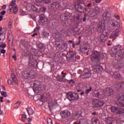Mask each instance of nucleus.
I'll use <instances>...</instances> for the list:
<instances>
[{
	"label": "nucleus",
	"instance_id": "37",
	"mask_svg": "<svg viewBox=\"0 0 124 124\" xmlns=\"http://www.w3.org/2000/svg\"><path fill=\"white\" fill-rule=\"evenodd\" d=\"M46 95H47V94L45 93L44 95L41 96V98L39 99L40 101H42V102H45V99L47 98Z\"/></svg>",
	"mask_w": 124,
	"mask_h": 124
},
{
	"label": "nucleus",
	"instance_id": "63",
	"mask_svg": "<svg viewBox=\"0 0 124 124\" xmlns=\"http://www.w3.org/2000/svg\"><path fill=\"white\" fill-rule=\"evenodd\" d=\"M80 43H81V40H78V42L76 43V45H80Z\"/></svg>",
	"mask_w": 124,
	"mask_h": 124
},
{
	"label": "nucleus",
	"instance_id": "26",
	"mask_svg": "<svg viewBox=\"0 0 124 124\" xmlns=\"http://www.w3.org/2000/svg\"><path fill=\"white\" fill-rule=\"evenodd\" d=\"M48 104L49 109L51 110V109H53V108H52L53 106H55V105H57L58 104V102H57V101L56 100H54L51 101V102L50 103H48Z\"/></svg>",
	"mask_w": 124,
	"mask_h": 124
},
{
	"label": "nucleus",
	"instance_id": "51",
	"mask_svg": "<svg viewBox=\"0 0 124 124\" xmlns=\"http://www.w3.org/2000/svg\"><path fill=\"white\" fill-rule=\"evenodd\" d=\"M112 44H113L112 41L109 40L108 42V46H111Z\"/></svg>",
	"mask_w": 124,
	"mask_h": 124
},
{
	"label": "nucleus",
	"instance_id": "30",
	"mask_svg": "<svg viewBox=\"0 0 124 124\" xmlns=\"http://www.w3.org/2000/svg\"><path fill=\"white\" fill-rule=\"evenodd\" d=\"M104 105V102L102 101H98L95 104L94 107L96 108H99L102 107V106H103Z\"/></svg>",
	"mask_w": 124,
	"mask_h": 124
},
{
	"label": "nucleus",
	"instance_id": "61",
	"mask_svg": "<svg viewBox=\"0 0 124 124\" xmlns=\"http://www.w3.org/2000/svg\"><path fill=\"white\" fill-rule=\"evenodd\" d=\"M2 9H6V5H3L2 7Z\"/></svg>",
	"mask_w": 124,
	"mask_h": 124
},
{
	"label": "nucleus",
	"instance_id": "23",
	"mask_svg": "<svg viewBox=\"0 0 124 124\" xmlns=\"http://www.w3.org/2000/svg\"><path fill=\"white\" fill-rule=\"evenodd\" d=\"M60 5L59 2H55L50 5V8L51 9H55V8L56 9H59V8H60Z\"/></svg>",
	"mask_w": 124,
	"mask_h": 124
},
{
	"label": "nucleus",
	"instance_id": "34",
	"mask_svg": "<svg viewBox=\"0 0 124 124\" xmlns=\"http://www.w3.org/2000/svg\"><path fill=\"white\" fill-rule=\"evenodd\" d=\"M28 73L29 74V77H31V78L33 77L34 76H35L36 74V73H35V71L33 70H31Z\"/></svg>",
	"mask_w": 124,
	"mask_h": 124
},
{
	"label": "nucleus",
	"instance_id": "15",
	"mask_svg": "<svg viewBox=\"0 0 124 124\" xmlns=\"http://www.w3.org/2000/svg\"><path fill=\"white\" fill-rule=\"evenodd\" d=\"M90 49V44H85L82 46H80L79 47V50L81 53L82 54H85V53H87V51Z\"/></svg>",
	"mask_w": 124,
	"mask_h": 124
},
{
	"label": "nucleus",
	"instance_id": "6",
	"mask_svg": "<svg viewBox=\"0 0 124 124\" xmlns=\"http://www.w3.org/2000/svg\"><path fill=\"white\" fill-rule=\"evenodd\" d=\"M76 7H77V12H78V13H86L88 11L86 4L82 2H79L78 3Z\"/></svg>",
	"mask_w": 124,
	"mask_h": 124
},
{
	"label": "nucleus",
	"instance_id": "58",
	"mask_svg": "<svg viewBox=\"0 0 124 124\" xmlns=\"http://www.w3.org/2000/svg\"><path fill=\"white\" fill-rule=\"evenodd\" d=\"M5 13H6V12H5V11H3L0 12V14L2 16H3V15H4L5 14Z\"/></svg>",
	"mask_w": 124,
	"mask_h": 124
},
{
	"label": "nucleus",
	"instance_id": "45",
	"mask_svg": "<svg viewBox=\"0 0 124 124\" xmlns=\"http://www.w3.org/2000/svg\"><path fill=\"white\" fill-rule=\"evenodd\" d=\"M1 94L2 96H4V97H7V93H6V92L4 91H1Z\"/></svg>",
	"mask_w": 124,
	"mask_h": 124
},
{
	"label": "nucleus",
	"instance_id": "10",
	"mask_svg": "<svg viewBox=\"0 0 124 124\" xmlns=\"http://www.w3.org/2000/svg\"><path fill=\"white\" fill-rule=\"evenodd\" d=\"M31 8L34 12H42L43 13H45L47 10L46 7H43L42 6L38 5H31Z\"/></svg>",
	"mask_w": 124,
	"mask_h": 124
},
{
	"label": "nucleus",
	"instance_id": "28",
	"mask_svg": "<svg viewBox=\"0 0 124 124\" xmlns=\"http://www.w3.org/2000/svg\"><path fill=\"white\" fill-rule=\"evenodd\" d=\"M96 95L98 98L102 99L104 97V92L103 91H99L96 93Z\"/></svg>",
	"mask_w": 124,
	"mask_h": 124
},
{
	"label": "nucleus",
	"instance_id": "41",
	"mask_svg": "<svg viewBox=\"0 0 124 124\" xmlns=\"http://www.w3.org/2000/svg\"><path fill=\"white\" fill-rule=\"evenodd\" d=\"M94 7V3H89L87 5V8H89V9L93 8Z\"/></svg>",
	"mask_w": 124,
	"mask_h": 124
},
{
	"label": "nucleus",
	"instance_id": "13",
	"mask_svg": "<svg viewBox=\"0 0 124 124\" xmlns=\"http://www.w3.org/2000/svg\"><path fill=\"white\" fill-rule=\"evenodd\" d=\"M64 34H65V32L62 31L56 32L54 34L56 42H60L62 40V38L63 37Z\"/></svg>",
	"mask_w": 124,
	"mask_h": 124
},
{
	"label": "nucleus",
	"instance_id": "11",
	"mask_svg": "<svg viewBox=\"0 0 124 124\" xmlns=\"http://www.w3.org/2000/svg\"><path fill=\"white\" fill-rule=\"evenodd\" d=\"M10 12H13L14 14H16L18 12V7L16 4V0H12L9 6Z\"/></svg>",
	"mask_w": 124,
	"mask_h": 124
},
{
	"label": "nucleus",
	"instance_id": "49",
	"mask_svg": "<svg viewBox=\"0 0 124 124\" xmlns=\"http://www.w3.org/2000/svg\"><path fill=\"white\" fill-rule=\"evenodd\" d=\"M62 46L63 47H64L63 49H64V48H66H66H67L68 45L66 42H63L62 43Z\"/></svg>",
	"mask_w": 124,
	"mask_h": 124
},
{
	"label": "nucleus",
	"instance_id": "18",
	"mask_svg": "<svg viewBox=\"0 0 124 124\" xmlns=\"http://www.w3.org/2000/svg\"><path fill=\"white\" fill-rule=\"evenodd\" d=\"M71 113L70 112L68 111L67 110H62L60 112V115L62 118L64 119L65 118H67V117H69L70 116Z\"/></svg>",
	"mask_w": 124,
	"mask_h": 124
},
{
	"label": "nucleus",
	"instance_id": "48",
	"mask_svg": "<svg viewBox=\"0 0 124 124\" xmlns=\"http://www.w3.org/2000/svg\"><path fill=\"white\" fill-rule=\"evenodd\" d=\"M43 2L46 4H48V3L51 2V0H43Z\"/></svg>",
	"mask_w": 124,
	"mask_h": 124
},
{
	"label": "nucleus",
	"instance_id": "32",
	"mask_svg": "<svg viewBox=\"0 0 124 124\" xmlns=\"http://www.w3.org/2000/svg\"><path fill=\"white\" fill-rule=\"evenodd\" d=\"M105 122L107 124H113L114 120H113V118H112V117H108L107 120H105Z\"/></svg>",
	"mask_w": 124,
	"mask_h": 124
},
{
	"label": "nucleus",
	"instance_id": "12",
	"mask_svg": "<svg viewBox=\"0 0 124 124\" xmlns=\"http://www.w3.org/2000/svg\"><path fill=\"white\" fill-rule=\"evenodd\" d=\"M116 99H117V101L116 102V105L120 107L124 108V94H118L116 96Z\"/></svg>",
	"mask_w": 124,
	"mask_h": 124
},
{
	"label": "nucleus",
	"instance_id": "56",
	"mask_svg": "<svg viewBox=\"0 0 124 124\" xmlns=\"http://www.w3.org/2000/svg\"><path fill=\"white\" fill-rule=\"evenodd\" d=\"M69 84H71V83H72V84H74V83H75V81H74V80L71 79V80H70V81H69Z\"/></svg>",
	"mask_w": 124,
	"mask_h": 124
},
{
	"label": "nucleus",
	"instance_id": "52",
	"mask_svg": "<svg viewBox=\"0 0 124 124\" xmlns=\"http://www.w3.org/2000/svg\"><path fill=\"white\" fill-rule=\"evenodd\" d=\"M37 47H38V48H39V49H40V50H41V49H43V46H42V45H41V44L38 45H37Z\"/></svg>",
	"mask_w": 124,
	"mask_h": 124
},
{
	"label": "nucleus",
	"instance_id": "27",
	"mask_svg": "<svg viewBox=\"0 0 124 124\" xmlns=\"http://www.w3.org/2000/svg\"><path fill=\"white\" fill-rule=\"evenodd\" d=\"M91 123L93 124H100V121L99 119L96 117H94L92 118Z\"/></svg>",
	"mask_w": 124,
	"mask_h": 124
},
{
	"label": "nucleus",
	"instance_id": "17",
	"mask_svg": "<svg viewBox=\"0 0 124 124\" xmlns=\"http://www.w3.org/2000/svg\"><path fill=\"white\" fill-rule=\"evenodd\" d=\"M62 75L60 76L59 74L57 75L56 77V79H57V81L59 82H65V80H64V78H65V76L66 75V73H64L63 71L61 73Z\"/></svg>",
	"mask_w": 124,
	"mask_h": 124
},
{
	"label": "nucleus",
	"instance_id": "1",
	"mask_svg": "<svg viewBox=\"0 0 124 124\" xmlns=\"http://www.w3.org/2000/svg\"><path fill=\"white\" fill-rule=\"evenodd\" d=\"M112 50L113 51L112 55L115 56V60L117 61L118 63L116 65L117 68L121 69L124 67V50L122 46L118 45L117 46H114Z\"/></svg>",
	"mask_w": 124,
	"mask_h": 124
},
{
	"label": "nucleus",
	"instance_id": "35",
	"mask_svg": "<svg viewBox=\"0 0 124 124\" xmlns=\"http://www.w3.org/2000/svg\"><path fill=\"white\" fill-rule=\"evenodd\" d=\"M26 110L27 111V112L28 113V114L29 116H31V115H33V113H34V111H33V109L32 108H26Z\"/></svg>",
	"mask_w": 124,
	"mask_h": 124
},
{
	"label": "nucleus",
	"instance_id": "44",
	"mask_svg": "<svg viewBox=\"0 0 124 124\" xmlns=\"http://www.w3.org/2000/svg\"><path fill=\"white\" fill-rule=\"evenodd\" d=\"M63 6L64 7H67V6H68V2H67V0H64L63 1Z\"/></svg>",
	"mask_w": 124,
	"mask_h": 124
},
{
	"label": "nucleus",
	"instance_id": "59",
	"mask_svg": "<svg viewBox=\"0 0 124 124\" xmlns=\"http://www.w3.org/2000/svg\"><path fill=\"white\" fill-rule=\"evenodd\" d=\"M39 31V27H36L34 30V31Z\"/></svg>",
	"mask_w": 124,
	"mask_h": 124
},
{
	"label": "nucleus",
	"instance_id": "36",
	"mask_svg": "<svg viewBox=\"0 0 124 124\" xmlns=\"http://www.w3.org/2000/svg\"><path fill=\"white\" fill-rule=\"evenodd\" d=\"M88 15L89 16H91V17H94L96 16V15L94 13V11L93 10H90L88 11Z\"/></svg>",
	"mask_w": 124,
	"mask_h": 124
},
{
	"label": "nucleus",
	"instance_id": "19",
	"mask_svg": "<svg viewBox=\"0 0 124 124\" xmlns=\"http://www.w3.org/2000/svg\"><path fill=\"white\" fill-rule=\"evenodd\" d=\"M41 85V83L39 80H34L33 83V90L34 92Z\"/></svg>",
	"mask_w": 124,
	"mask_h": 124
},
{
	"label": "nucleus",
	"instance_id": "42",
	"mask_svg": "<svg viewBox=\"0 0 124 124\" xmlns=\"http://www.w3.org/2000/svg\"><path fill=\"white\" fill-rule=\"evenodd\" d=\"M57 48L59 50H62L64 47L62 46V45H61L60 43H59L57 45Z\"/></svg>",
	"mask_w": 124,
	"mask_h": 124
},
{
	"label": "nucleus",
	"instance_id": "39",
	"mask_svg": "<svg viewBox=\"0 0 124 124\" xmlns=\"http://www.w3.org/2000/svg\"><path fill=\"white\" fill-rule=\"evenodd\" d=\"M117 87L118 89H123L124 88V83L121 82L117 84Z\"/></svg>",
	"mask_w": 124,
	"mask_h": 124
},
{
	"label": "nucleus",
	"instance_id": "16",
	"mask_svg": "<svg viewBox=\"0 0 124 124\" xmlns=\"http://www.w3.org/2000/svg\"><path fill=\"white\" fill-rule=\"evenodd\" d=\"M92 76V73L88 69H86L84 71V72L80 75V77L83 79H86L87 78H90Z\"/></svg>",
	"mask_w": 124,
	"mask_h": 124
},
{
	"label": "nucleus",
	"instance_id": "2",
	"mask_svg": "<svg viewBox=\"0 0 124 124\" xmlns=\"http://www.w3.org/2000/svg\"><path fill=\"white\" fill-rule=\"evenodd\" d=\"M90 59L93 63H96L93 65V71L94 72H98L99 70L102 69V66L99 65V62H100V59H101V55L100 52L97 51H94L92 52L90 56Z\"/></svg>",
	"mask_w": 124,
	"mask_h": 124
},
{
	"label": "nucleus",
	"instance_id": "14",
	"mask_svg": "<svg viewBox=\"0 0 124 124\" xmlns=\"http://www.w3.org/2000/svg\"><path fill=\"white\" fill-rule=\"evenodd\" d=\"M12 78H10L8 80V84L9 85H13V82L15 83L16 85H18V80H17V78H16V76L14 74H11Z\"/></svg>",
	"mask_w": 124,
	"mask_h": 124
},
{
	"label": "nucleus",
	"instance_id": "46",
	"mask_svg": "<svg viewBox=\"0 0 124 124\" xmlns=\"http://www.w3.org/2000/svg\"><path fill=\"white\" fill-rule=\"evenodd\" d=\"M47 124H53V121L50 118L47 119Z\"/></svg>",
	"mask_w": 124,
	"mask_h": 124
},
{
	"label": "nucleus",
	"instance_id": "31",
	"mask_svg": "<svg viewBox=\"0 0 124 124\" xmlns=\"http://www.w3.org/2000/svg\"><path fill=\"white\" fill-rule=\"evenodd\" d=\"M22 78L23 79H28L30 78V75L28 72H23L22 73Z\"/></svg>",
	"mask_w": 124,
	"mask_h": 124
},
{
	"label": "nucleus",
	"instance_id": "62",
	"mask_svg": "<svg viewBox=\"0 0 124 124\" xmlns=\"http://www.w3.org/2000/svg\"><path fill=\"white\" fill-rule=\"evenodd\" d=\"M32 120V119H31V118H28L27 119V121H28L29 123H31V122Z\"/></svg>",
	"mask_w": 124,
	"mask_h": 124
},
{
	"label": "nucleus",
	"instance_id": "5",
	"mask_svg": "<svg viewBox=\"0 0 124 124\" xmlns=\"http://www.w3.org/2000/svg\"><path fill=\"white\" fill-rule=\"evenodd\" d=\"M61 19L62 23L65 24L67 26H69L72 22V16L68 12H66L61 16Z\"/></svg>",
	"mask_w": 124,
	"mask_h": 124
},
{
	"label": "nucleus",
	"instance_id": "53",
	"mask_svg": "<svg viewBox=\"0 0 124 124\" xmlns=\"http://www.w3.org/2000/svg\"><path fill=\"white\" fill-rule=\"evenodd\" d=\"M77 116H78L79 117H81L82 116V111H79L78 112Z\"/></svg>",
	"mask_w": 124,
	"mask_h": 124
},
{
	"label": "nucleus",
	"instance_id": "24",
	"mask_svg": "<svg viewBox=\"0 0 124 124\" xmlns=\"http://www.w3.org/2000/svg\"><path fill=\"white\" fill-rule=\"evenodd\" d=\"M113 77L115 79H122L123 78L121 74L118 71H115L113 73Z\"/></svg>",
	"mask_w": 124,
	"mask_h": 124
},
{
	"label": "nucleus",
	"instance_id": "21",
	"mask_svg": "<svg viewBox=\"0 0 124 124\" xmlns=\"http://www.w3.org/2000/svg\"><path fill=\"white\" fill-rule=\"evenodd\" d=\"M44 90H46V86L41 84L34 91V93H39L41 91H44Z\"/></svg>",
	"mask_w": 124,
	"mask_h": 124
},
{
	"label": "nucleus",
	"instance_id": "33",
	"mask_svg": "<svg viewBox=\"0 0 124 124\" xmlns=\"http://www.w3.org/2000/svg\"><path fill=\"white\" fill-rule=\"evenodd\" d=\"M117 114H118V115H120L121 114H124V108H118Z\"/></svg>",
	"mask_w": 124,
	"mask_h": 124
},
{
	"label": "nucleus",
	"instance_id": "29",
	"mask_svg": "<svg viewBox=\"0 0 124 124\" xmlns=\"http://www.w3.org/2000/svg\"><path fill=\"white\" fill-rule=\"evenodd\" d=\"M74 20L75 22H77L78 24H80L82 22V18H81V15H78L74 18Z\"/></svg>",
	"mask_w": 124,
	"mask_h": 124
},
{
	"label": "nucleus",
	"instance_id": "60",
	"mask_svg": "<svg viewBox=\"0 0 124 124\" xmlns=\"http://www.w3.org/2000/svg\"><path fill=\"white\" fill-rule=\"evenodd\" d=\"M0 53L2 54H5V49H1L0 50Z\"/></svg>",
	"mask_w": 124,
	"mask_h": 124
},
{
	"label": "nucleus",
	"instance_id": "3",
	"mask_svg": "<svg viewBox=\"0 0 124 124\" xmlns=\"http://www.w3.org/2000/svg\"><path fill=\"white\" fill-rule=\"evenodd\" d=\"M97 31L102 33L99 39V43L100 44L105 43L106 40L108 39V32L105 30V22H102L101 24L98 25Z\"/></svg>",
	"mask_w": 124,
	"mask_h": 124
},
{
	"label": "nucleus",
	"instance_id": "57",
	"mask_svg": "<svg viewBox=\"0 0 124 124\" xmlns=\"http://www.w3.org/2000/svg\"><path fill=\"white\" fill-rule=\"evenodd\" d=\"M21 117L22 119H26L27 118V115L26 114H22Z\"/></svg>",
	"mask_w": 124,
	"mask_h": 124
},
{
	"label": "nucleus",
	"instance_id": "50",
	"mask_svg": "<svg viewBox=\"0 0 124 124\" xmlns=\"http://www.w3.org/2000/svg\"><path fill=\"white\" fill-rule=\"evenodd\" d=\"M0 47H1V48H4L6 47V44L5 43L2 44L0 45Z\"/></svg>",
	"mask_w": 124,
	"mask_h": 124
},
{
	"label": "nucleus",
	"instance_id": "54",
	"mask_svg": "<svg viewBox=\"0 0 124 124\" xmlns=\"http://www.w3.org/2000/svg\"><path fill=\"white\" fill-rule=\"evenodd\" d=\"M43 35L45 36L46 37H47V36H49V33L46 32H43Z\"/></svg>",
	"mask_w": 124,
	"mask_h": 124
},
{
	"label": "nucleus",
	"instance_id": "47",
	"mask_svg": "<svg viewBox=\"0 0 124 124\" xmlns=\"http://www.w3.org/2000/svg\"><path fill=\"white\" fill-rule=\"evenodd\" d=\"M92 89V87H90L89 89H87L85 91V94H88V93H90V92H91Z\"/></svg>",
	"mask_w": 124,
	"mask_h": 124
},
{
	"label": "nucleus",
	"instance_id": "64",
	"mask_svg": "<svg viewBox=\"0 0 124 124\" xmlns=\"http://www.w3.org/2000/svg\"><path fill=\"white\" fill-rule=\"evenodd\" d=\"M3 97H0V102H3Z\"/></svg>",
	"mask_w": 124,
	"mask_h": 124
},
{
	"label": "nucleus",
	"instance_id": "9",
	"mask_svg": "<svg viewBox=\"0 0 124 124\" xmlns=\"http://www.w3.org/2000/svg\"><path fill=\"white\" fill-rule=\"evenodd\" d=\"M38 62H36L35 59L33 58V55H30L29 60V66L32 68H38Z\"/></svg>",
	"mask_w": 124,
	"mask_h": 124
},
{
	"label": "nucleus",
	"instance_id": "22",
	"mask_svg": "<svg viewBox=\"0 0 124 124\" xmlns=\"http://www.w3.org/2000/svg\"><path fill=\"white\" fill-rule=\"evenodd\" d=\"M111 17V15L109 14V12H104L103 14V18L104 21H106V20H109Z\"/></svg>",
	"mask_w": 124,
	"mask_h": 124
},
{
	"label": "nucleus",
	"instance_id": "7",
	"mask_svg": "<svg viewBox=\"0 0 124 124\" xmlns=\"http://www.w3.org/2000/svg\"><path fill=\"white\" fill-rule=\"evenodd\" d=\"M66 98L71 102L74 100H78L79 99V94L76 93L68 92L66 93Z\"/></svg>",
	"mask_w": 124,
	"mask_h": 124
},
{
	"label": "nucleus",
	"instance_id": "8",
	"mask_svg": "<svg viewBox=\"0 0 124 124\" xmlns=\"http://www.w3.org/2000/svg\"><path fill=\"white\" fill-rule=\"evenodd\" d=\"M66 58L68 62H76V52L69 50L66 55Z\"/></svg>",
	"mask_w": 124,
	"mask_h": 124
},
{
	"label": "nucleus",
	"instance_id": "25",
	"mask_svg": "<svg viewBox=\"0 0 124 124\" xmlns=\"http://www.w3.org/2000/svg\"><path fill=\"white\" fill-rule=\"evenodd\" d=\"M105 92L108 94L110 96L114 94V90L112 88H107L105 90Z\"/></svg>",
	"mask_w": 124,
	"mask_h": 124
},
{
	"label": "nucleus",
	"instance_id": "38",
	"mask_svg": "<svg viewBox=\"0 0 124 124\" xmlns=\"http://www.w3.org/2000/svg\"><path fill=\"white\" fill-rule=\"evenodd\" d=\"M111 112L113 113H115V114H117L118 112V108L116 107H112L111 108Z\"/></svg>",
	"mask_w": 124,
	"mask_h": 124
},
{
	"label": "nucleus",
	"instance_id": "20",
	"mask_svg": "<svg viewBox=\"0 0 124 124\" xmlns=\"http://www.w3.org/2000/svg\"><path fill=\"white\" fill-rule=\"evenodd\" d=\"M40 20L42 23H45V24H47L48 22V18L45 16L44 14H42L39 16Z\"/></svg>",
	"mask_w": 124,
	"mask_h": 124
},
{
	"label": "nucleus",
	"instance_id": "55",
	"mask_svg": "<svg viewBox=\"0 0 124 124\" xmlns=\"http://www.w3.org/2000/svg\"><path fill=\"white\" fill-rule=\"evenodd\" d=\"M35 1H36L37 3H41V2L43 1V0H35Z\"/></svg>",
	"mask_w": 124,
	"mask_h": 124
},
{
	"label": "nucleus",
	"instance_id": "43",
	"mask_svg": "<svg viewBox=\"0 0 124 124\" xmlns=\"http://www.w3.org/2000/svg\"><path fill=\"white\" fill-rule=\"evenodd\" d=\"M94 12L95 13L96 15H97V14H98V13H99V11H100V9H99V8L96 7L95 8V9L93 10Z\"/></svg>",
	"mask_w": 124,
	"mask_h": 124
},
{
	"label": "nucleus",
	"instance_id": "40",
	"mask_svg": "<svg viewBox=\"0 0 124 124\" xmlns=\"http://www.w3.org/2000/svg\"><path fill=\"white\" fill-rule=\"evenodd\" d=\"M20 104H21V101L16 102L14 105V108H15V109H18Z\"/></svg>",
	"mask_w": 124,
	"mask_h": 124
},
{
	"label": "nucleus",
	"instance_id": "4",
	"mask_svg": "<svg viewBox=\"0 0 124 124\" xmlns=\"http://www.w3.org/2000/svg\"><path fill=\"white\" fill-rule=\"evenodd\" d=\"M112 24H111V28H112L113 30H115L114 33L111 34L109 36V38L112 39V41H114L117 37L120 35V30L119 29L121 27V25H120V23L117 21V20H115L114 19L112 20Z\"/></svg>",
	"mask_w": 124,
	"mask_h": 124
}]
</instances>
